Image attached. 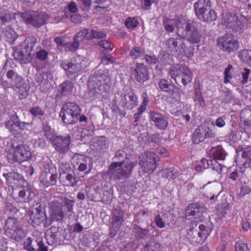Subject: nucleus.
<instances>
[{"instance_id": "nucleus-1", "label": "nucleus", "mask_w": 251, "mask_h": 251, "mask_svg": "<svg viewBox=\"0 0 251 251\" xmlns=\"http://www.w3.org/2000/svg\"><path fill=\"white\" fill-rule=\"evenodd\" d=\"M176 27L177 35L193 44L200 42L201 35L195 25L184 18L176 20Z\"/></svg>"}, {"instance_id": "nucleus-2", "label": "nucleus", "mask_w": 251, "mask_h": 251, "mask_svg": "<svg viewBox=\"0 0 251 251\" xmlns=\"http://www.w3.org/2000/svg\"><path fill=\"white\" fill-rule=\"evenodd\" d=\"M37 40L33 36L27 37L25 40L15 48L13 56L14 59L23 64H27L30 61L31 52Z\"/></svg>"}, {"instance_id": "nucleus-3", "label": "nucleus", "mask_w": 251, "mask_h": 251, "mask_svg": "<svg viewBox=\"0 0 251 251\" xmlns=\"http://www.w3.org/2000/svg\"><path fill=\"white\" fill-rule=\"evenodd\" d=\"M87 59L84 56L75 55L72 57L70 62L62 60L60 66L65 71L68 77L71 78L78 75L84 72L87 66Z\"/></svg>"}, {"instance_id": "nucleus-4", "label": "nucleus", "mask_w": 251, "mask_h": 251, "mask_svg": "<svg viewBox=\"0 0 251 251\" xmlns=\"http://www.w3.org/2000/svg\"><path fill=\"white\" fill-rule=\"evenodd\" d=\"M80 113V108L76 103L68 102L63 104L59 116L64 124L73 125L78 121V116Z\"/></svg>"}, {"instance_id": "nucleus-5", "label": "nucleus", "mask_w": 251, "mask_h": 251, "mask_svg": "<svg viewBox=\"0 0 251 251\" xmlns=\"http://www.w3.org/2000/svg\"><path fill=\"white\" fill-rule=\"evenodd\" d=\"M169 74L171 77L177 83V80L180 79L183 85L190 83L193 78V75L189 68L185 65L176 64L169 69Z\"/></svg>"}, {"instance_id": "nucleus-6", "label": "nucleus", "mask_w": 251, "mask_h": 251, "mask_svg": "<svg viewBox=\"0 0 251 251\" xmlns=\"http://www.w3.org/2000/svg\"><path fill=\"white\" fill-rule=\"evenodd\" d=\"M4 231L7 236L16 240L26 236V232L20 227L18 221L13 218H9L6 220Z\"/></svg>"}, {"instance_id": "nucleus-7", "label": "nucleus", "mask_w": 251, "mask_h": 251, "mask_svg": "<svg viewBox=\"0 0 251 251\" xmlns=\"http://www.w3.org/2000/svg\"><path fill=\"white\" fill-rule=\"evenodd\" d=\"M8 158L12 162L21 163L27 161L31 157V153L24 145L16 146L9 151Z\"/></svg>"}, {"instance_id": "nucleus-8", "label": "nucleus", "mask_w": 251, "mask_h": 251, "mask_svg": "<svg viewBox=\"0 0 251 251\" xmlns=\"http://www.w3.org/2000/svg\"><path fill=\"white\" fill-rule=\"evenodd\" d=\"M219 48L224 52L230 53L237 50L239 42L234 35L227 34L219 37L217 40Z\"/></svg>"}, {"instance_id": "nucleus-9", "label": "nucleus", "mask_w": 251, "mask_h": 251, "mask_svg": "<svg viewBox=\"0 0 251 251\" xmlns=\"http://www.w3.org/2000/svg\"><path fill=\"white\" fill-rule=\"evenodd\" d=\"M89 87H92L88 93V97L86 98L89 102L101 98L110 91V85L108 83L100 84V86L94 84Z\"/></svg>"}, {"instance_id": "nucleus-10", "label": "nucleus", "mask_w": 251, "mask_h": 251, "mask_svg": "<svg viewBox=\"0 0 251 251\" xmlns=\"http://www.w3.org/2000/svg\"><path fill=\"white\" fill-rule=\"evenodd\" d=\"M50 217L52 221H61L65 217L63 204L59 200H55L49 203Z\"/></svg>"}, {"instance_id": "nucleus-11", "label": "nucleus", "mask_w": 251, "mask_h": 251, "mask_svg": "<svg viewBox=\"0 0 251 251\" xmlns=\"http://www.w3.org/2000/svg\"><path fill=\"white\" fill-rule=\"evenodd\" d=\"M23 79V77L19 75L17 72L10 70L6 73V79L1 78L0 79V82L5 89H13Z\"/></svg>"}, {"instance_id": "nucleus-12", "label": "nucleus", "mask_w": 251, "mask_h": 251, "mask_svg": "<svg viewBox=\"0 0 251 251\" xmlns=\"http://www.w3.org/2000/svg\"><path fill=\"white\" fill-rule=\"evenodd\" d=\"M27 24L32 25L36 27H39L45 25L49 20V15L44 13H33L30 15H25L24 17Z\"/></svg>"}, {"instance_id": "nucleus-13", "label": "nucleus", "mask_w": 251, "mask_h": 251, "mask_svg": "<svg viewBox=\"0 0 251 251\" xmlns=\"http://www.w3.org/2000/svg\"><path fill=\"white\" fill-rule=\"evenodd\" d=\"M5 124L6 128L13 134L20 133L28 125L25 122H20L18 116L16 114L12 115L10 119Z\"/></svg>"}, {"instance_id": "nucleus-14", "label": "nucleus", "mask_w": 251, "mask_h": 251, "mask_svg": "<svg viewBox=\"0 0 251 251\" xmlns=\"http://www.w3.org/2000/svg\"><path fill=\"white\" fill-rule=\"evenodd\" d=\"M132 75L140 83H144L149 79L147 67L143 63H137L134 67L130 68Z\"/></svg>"}, {"instance_id": "nucleus-15", "label": "nucleus", "mask_w": 251, "mask_h": 251, "mask_svg": "<svg viewBox=\"0 0 251 251\" xmlns=\"http://www.w3.org/2000/svg\"><path fill=\"white\" fill-rule=\"evenodd\" d=\"M70 142L71 137L67 135L65 136H57L51 144L57 152L60 153H64L69 151Z\"/></svg>"}, {"instance_id": "nucleus-16", "label": "nucleus", "mask_w": 251, "mask_h": 251, "mask_svg": "<svg viewBox=\"0 0 251 251\" xmlns=\"http://www.w3.org/2000/svg\"><path fill=\"white\" fill-rule=\"evenodd\" d=\"M117 95L121 98L119 104L125 109L131 110L137 106V98L133 93H129L128 95L118 93Z\"/></svg>"}, {"instance_id": "nucleus-17", "label": "nucleus", "mask_w": 251, "mask_h": 251, "mask_svg": "<svg viewBox=\"0 0 251 251\" xmlns=\"http://www.w3.org/2000/svg\"><path fill=\"white\" fill-rule=\"evenodd\" d=\"M144 155L147 158V162L148 164H147L146 161H140L139 165L142 168V171L144 173L151 171L152 173L154 171L157 156L153 152L149 151L145 152Z\"/></svg>"}, {"instance_id": "nucleus-18", "label": "nucleus", "mask_w": 251, "mask_h": 251, "mask_svg": "<svg viewBox=\"0 0 251 251\" xmlns=\"http://www.w3.org/2000/svg\"><path fill=\"white\" fill-rule=\"evenodd\" d=\"M150 121L160 129L167 128L168 122L166 117L159 112L154 110H150L149 113Z\"/></svg>"}, {"instance_id": "nucleus-19", "label": "nucleus", "mask_w": 251, "mask_h": 251, "mask_svg": "<svg viewBox=\"0 0 251 251\" xmlns=\"http://www.w3.org/2000/svg\"><path fill=\"white\" fill-rule=\"evenodd\" d=\"M109 80V77L107 71L99 70L94 75L90 77L88 85L91 86L95 84L97 86H100V84H103L104 83H108L110 84L108 82Z\"/></svg>"}, {"instance_id": "nucleus-20", "label": "nucleus", "mask_w": 251, "mask_h": 251, "mask_svg": "<svg viewBox=\"0 0 251 251\" xmlns=\"http://www.w3.org/2000/svg\"><path fill=\"white\" fill-rule=\"evenodd\" d=\"M26 218L29 223H30L33 226H36L44 222L46 219V215L45 212H40L37 209L35 213L29 210L27 212Z\"/></svg>"}, {"instance_id": "nucleus-21", "label": "nucleus", "mask_w": 251, "mask_h": 251, "mask_svg": "<svg viewBox=\"0 0 251 251\" xmlns=\"http://www.w3.org/2000/svg\"><path fill=\"white\" fill-rule=\"evenodd\" d=\"M113 223L110 227V235L114 237L116 232L119 230L123 222L124 214L118 209H115L113 212Z\"/></svg>"}, {"instance_id": "nucleus-22", "label": "nucleus", "mask_w": 251, "mask_h": 251, "mask_svg": "<svg viewBox=\"0 0 251 251\" xmlns=\"http://www.w3.org/2000/svg\"><path fill=\"white\" fill-rule=\"evenodd\" d=\"M168 50L173 54L178 55L181 53L182 41L179 38H169L166 42Z\"/></svg>"}, {"instance_id": "nucleus-23", "label": "nucleus", "mask_w": 251, "mask_h": 251, "mask_svg": "<svg viewBox=\"0 0 251 251\" xmlns=\"http://www.w3.org/2000/svg\"><path fill=\"white\" fill-rule=\"evenodd\" d=\"M30 88L29 82H26L23 79L13 90L18 94L20 100H23L28 96Z\"/></svg>"}, {"instance_id": "nucleus-24", "label": "nucleus", "mask_w": 251, "mask_h": 251, "mask_svg": "<svg viewBox=\"0 0 251 251\" xmlns=\"http://www.w3.org/2000/svg\"><path fill=\"white\" fill-rule=\"evenodd\" d=\"M74 87V83L72 81L67 80L63 82L59 86L57 96L62 98L63 97H67L71 95L72 93Z\"/></svg>"}, {"instance_id": "nucleus-25", "label": "nucleus", "mask_w": 251, "mask_h": 251, "mask_svg": "<svg viewBox=\"0 0 251 251\" xmlns=\"http://www.w3.org/2000/svg\"><path fill=\"white\" fill-rule=\"evenodd\" d=\"M15 18V13L10 12L8 9L0 8V28L7 23H9Z\"/></svg>"}, {"instance_id": "nucleus-26", "label": "nucleus", "mask_w": 251, "mask_h": 251, "mask_svg": "<svg viewBox=\"0 0 251 251\" xmlns=\"http://www.w3.org/2000/svg\"><path fill=\"white\" fill-rule=\"evenodd\" d=\"M88 158L83 154H75L74 155L72 160L73 163H76L75 168L77 167L79 171L82 172L87 168V160Z\"/></svg>"}, {"instance_id": "nucleus-27", "label": "nucleus", "mask_w": 251, "mask_h": 251, "mask_svg": "<svg viewBox=\"0 0 251 251\" xmlns=\"http://www.w3.org/2000/svg\"><path fill=\"white\" fill-rule=\"evenodd\" d=\"M197 16L201 21L207 23L215 21L217 18L215 11L211 9L210 8L208 10H205Z\"/></svg>"}, {"instance_id": "nucleus-28", "label": "nucleus", "mask_w": 251, "mask_h": 251, "mask_svg": "<svg viewBox=\"0 0 251 251\" xmlns=\"http://www.w3.org/2000/svg\"><path fill=\"white\" fill-rule=\"evenodd\" d=\"M18 181L19 184H22V189L20 190L19 192V196L21 199H22L20 201L25 202H29L31 200L28 198H25L26 192L27 191L29 192V196L31 195L32 194L31 192L29 191V189L27 187V182L23 179H20Z\"/></svg>"}, {"instance_id": "nucleus-29", "label": "nucleus", "mask_w": 251, "mask_h": 251, "mask_svg": "<svg viewBox=\"0 0 251 251\" xmlns=\"http://www.w3.org/2000/svg\"><path fill=\"white\" fill-rule=\"evenodd\" d=\"M194 6L197 16L204 12L205 10H208V9L210 8L208 4V0L207 1L206 0H199L194 3Z\"/></svg>"}, {"instance_id": "nucleus-30", "label": "nucleus", "mask_w": 251, "mask_h": 251, "mask_svg": "<svg viewBox=\"0 0 251 251\" xmlns=\"http://www.w3.org/2000/svg\"><path fill=\"white\" fill-rule=\"evenodd\" d=\"M48 174H42L41 176V182L47 186L54 185L56 180L57 174H51L48 177Z\"/></svg>"}, {"instance_id": "nucleus-31", "label": "nucleus", "mask_w": 251, "mask_h": 251, "mask_svg": "<svg viewBox=\"0 0 251 251\" xmlns=\"http://www.w3.org/2000/svg\"><path fill=\"white\" fill-rule=\"evenodd\" d=\"M211 154L215 160H224L226 156L225 150L220 146L213 148L211 151Z\"/></svg>"}, {"instance_id": "nucleus-32", "label": "nucleus", "mask_w": 251, "mask_h": 251, "mask_svg": "<svg viewBox=\"0 0 251 251\" xmlns=\"http://www.w3.org/2000/svg\"><path fill=\"white\" fill-rule=\"evenodd\" d=\"M205 138L202 128L201 126H200L195 129L193 134V142L195 144H199L203 141Z\"/></svg>"}, {"instance_id": "nucleus-33", "label": "nucleus", "mask_w": 251, "mask_h": 251, "mask_svg": "<svg viewBox=\"0 0 251 251\" xmlns=\"http://www.w3.org/2000/svg\"><path fill=\"white\" fill-rule=\"evenodd\" d=\"M199 231L198 232V236L200 238L199 243L200 244L203 243L206 240L207 237L209 235L210 231L208 228H206L204 225L201 224L199 226Z\"/></svg>"}, {"instance_id": "nucleus-34", "label": "nucleus", "mask_w": 251, "mask_h": 251, "mask_svg": "<svg viewBox=\"0 0 251 251\" xmlns=\"http://www.w3.org/2000/svg\"><path fill=\"white\" fill-rule=\"evenodd\" d=\"M145 55V50L139 46L133 47L130 51L129 56L132 59H138Z\"/></svg>"}, {"instance_id": "nucleus-35", "label": "nucleus", "mask_w": 251, "mask_h": 251, "mask_svg": "<svg viewBox=\"0 0 251 251\" xmlns=\"http://www.w3.org/2000/svg\"><path fill=\"white\" fill-rule=\"evenodd\" d=\"M222 100L223 102L226 104L233 103L234 104L237 103V99L235 96L229 90L223 92L222 95Z\"/></svg>"}, {"instance_id": "nucleus-36", "label": "nucleus", "mask_w": 251, "mask_h": 251, "mask_svg": "<svg viewBox=\"0 0 251 251\" xmlns=\"http://www.w3.org/2000/svg\"><path fill=\"white\" fill-rule=\"evenodd\" d=\"M43 130L45 136L51 142L57 136L56 135L54 129L48 125H44Z\"/></svg>"}, {"instance_id": "nucleus-37", "label": "nucleus", "mask_w": 251, "mask_h": 251, "mask_svg": "<svg viewBox=\"0 0 251 251\" xmlns=\"http://www.w3.org/2000/svg\"><path fill=\"white\" fill-rule=\"evenodd\" d=\"M74 38L75 40L79 42V43L80 41H83L84 40H90V31L87 28H83L78 32Z\"/></svg>"}, {"instance_id": "nucleus-38", "label": "nucleus", "mask_w": 251, "mask_h": 251, "mask_svg": "<svg viewBox=\"0 0 251 251\" xmlns=\"http://www.w3.org/2000/svg\"><path fill=\"white\" fill-rule=\"evenodd\" d=\"M194 101L199 103L201 106L205 105L204 100L202 96L201 89L199 87H196L194 92Z\"/></svg>"}, {"instance_id": "nucleus-39", "label": "nucleus", "mask_w": 251, "mask_h": 251, "mask_svg": "<svg viewBox=\"0 0 251 251\" xmlns=\"http://www.w3.org/2000/svg\"><path fill=\"white\" fill-rule=\"evenodd\" d=\"M237 17L233 13H226L223 19V24L228 28L231 24L236 20Z\"/></svg>"}, {"instance_id": "nucleus-40", "label": "nucleus", "mask_w": 251, "mask_h": 251, "mask_svg": "<svg viewBox=\"0 0 251 251\" xmlns=\"http://www.w3.org/2000/svg\"><path fill=\"white\" fill-rule=\"evenodd\" d=\"M239 57L244 62L251 63V50H242L239 54Z\"/></svg>"}, {"instance_id": "nucleus-41", "label": "nucleus", "mask_w": 251, "mask_h": 251, "mask_svg": "<svg viewBox=\"0 0 251 251\" xmlns=\"http://www.w3.org/2000/svg\"><path fill=\"white\" fill-rule=\"evenodd\" d=\"M228 28L231 29L233 32L241 33L243 32L244 27L241 22L237 18L236 20L230 25Z\"/></svg>"}, {"instance_id": "nucleus-42", "label": "nucleus", "mask_w": 251, "mask_h": 251, "mask_svg": "<svg viewBox=\"0 0 251 251\" xmlns=\"http://www.w3.org/2000/svg\"><path fill=\"white\" fill-rule=\"evenodd\" d=\"M143 101L141 104L138 108L137 112L142 114L146 109L147 106L148 104L149 100L148 98V94L146 92H143L142 95Z\"/></svg>"}, {"instance_id": "nucleus-43", "label": "nucleus", "mask_w": 251, "mask_h": 251, "mask_svg": "<svg viewBox=\"0 0 251 251\" xmlns=\"http://www.w3.org/2000/svg\"><path fill=\"white\" fill-rule=\"evenodd\" d=\"M182 17H181L180 18H182ZM180 18H178L176 19H175L174 20H169V19H165L164 20L163 22V26L164 27L166 31L169 32H172L174 31L175 27L173 25V24L176 25V20L179 19Z\"/></svg>"}, {"instance_id": "nucleus-44", "label": "nucleus", "mask_w": 251, "mask_h": 251, "mask_svg": "<svg viewBox=\"0 0 251 251\" xmlns=\"http://www.w3.org/2000/svg\"><path fill=\"white\" fill-rule=\"evenodd\" d=\"M4 35L8 41L10 43H13L17 38L16 32L11 28L6 29L4 31Z\"/></svg>"}, {"instance_id": "nucleus-45", "label": "nucleus", "mask_w": 251, "mask_h": 251, "mask_svg": "<svg viewBox=\"0 0 251 251\" xmlns=\"http://www.w3.org/2000/svg\"><path fill=\"white\" fill-rule=\"evenodd\" d=\"M80 46V43L74 38L73 42H68L65 45V50L66 51H75Z\"/></svg>"}, {"instance_id": "nucleus-46", "label": "nucleus", "mask_w": 251, "mask_h": 251, "mask_svg": "<svg viewBox=\"0 0 251 251\" xmlns=\"http://www.w3.org/2000/svg\"><path fill=\"white\" fill-rule=\"evenodd\" d=\"M201 164H203V166L201 165H199L195 167V170L196 172H200L201 171H205L206 169H211L212 168L209 167V160L205 159L201 160Z\"/></svg>"}, {"instance_id": "nucleus-47", "label": "nucleus", "mask_w": 251, "mask_h": 251, "mask_svg": "<svg viewBox=\"0 0 251 251\" xmlns=\"http://www.w3.org/2000/svg\"><path fill=\"white\" fill-rule=\"evenodd\" d=\"M126 154L125 151L123 150H119L115 153L114 159L119 161L118 162H122V165L125 163V159L126 158Z\"/></svg>"}, {"instance_id": "nucleus-48", "label": "nucleus", "mask_w": 251, "mask_h": 251, "mask_svg": "<svg viewBox=\"0 0 251 251\" xmlns=\"http://www.w3.org/2000/svg\"><path fill=\"white\" fill-rule=\"evenodd\" d=\"M90 40L93 39H103L106 38V34L103 32L92 29L90 31Z\"/></svg>"}, {"instance_id": "nucleus-49", "label": "nucleus", "mask_w": 251, "mask_h": 251, "mask_svg": "<svg viewBox=\"0 0 251 251\" xmlns=\"http://www.w3.org/2000/svg\"><path fill=\"white\" fill-rule=\"evenodd\" d=\"M138 24V21L135 18H127L125 22V25L129 29L135 28Z\"/></svg>"}, {"instance_id": "nucleus-50", "label": "nucleus", "mask_w": 251, "mask_h": 251, "mask_svg": "<svg viewBox=\"0 0 251 251\" xmlns=\"http://www.w3.org/2000/svg\"><path fill=\"white\" fill-rule=\"evenodd\" d=\"M29 112L34 117L42 116L45 114L44 110L39 106L31 108L29 110Z\"/></svg>"}, {"instance_id": "nucleus-51", "label": "nucleus", "mask_w": 251, "mask_h": 251, "mask_svg": "<svg viewBox=\"0 0 251 251\" xmlns=\"http://www.w3.org/2000/svg\"><path fill=\"white\" fill-rule=\"evenodd\" d=\"M241 117L245 122H251V110L249 108H244L241 111Z\"/></svg>"}, {"instance_id": "nucleus-52", "label": "nucleus", "mask_w": 251, "mask_h": 251, "mask_svg": "<svg viewBox=\"0 0 251 251\" xmlns=\"http://www.w3.org/2000/svg\"><path fill=\"white\" fill-rule=\"evenodd\" d=\"M205 137L213 138L215 137L216 133L213 130L211 129L210 127L206 125L201 126Z\"/></svg>"}, {"instance_id": "nucleus-53", "label": "nucleus", "mask_w": 251, "mask_h": 251, "mask_svg": "<svg viewBox=\"0 0 251 251\" xmlns=\"http://www.w3.org/2000/svg\"><path fill=\"white\" fill-rule=\"evenodd\" d=\"M172 85L168 80L165 79H161L159 82V88L164 92H168L170 90L171 85Z\"/></svg>"}, {"instance_id": "nucleus-54", "label": "nucleus", "mask_w": 251, "mask_h": 251, "mask_svg": "<svg viewBox=\"0 0 251 251\" xmlns=\"http://www.w3.org/2000/svg\"><path fill=\"white\" fill-rule=\"evenodd\" d=\"M99 45L105 50L111 51L114 47V45L108 40H102L99 43Z\"/></svg>"}, {"instance_id": "nucleus-55", "label": "nucleus", "mask_w": 251, "mask_h": 251, "mask_svg": "<svg viewBox=\"0 0 251 251\" xmlns=\"http://www.w3.org/2000/svg\"><path fill=\"white\" fill-rule=\"evenodd\" d=\"M48 52L45 50H40L36 53V58L41 61H45L47 59L48 56Z\"/></svg>"}, {"instance_id": "nucleus-56", "label": "nucleus", "mask_w": 251, "mask_h": 251, "mask_svg": "<svg viewBox=\"0 0 251 251\" xmlns=\"http://www.w3.org/2000/svg\"><path fill=\"white\" fill-rule=\"evenodd\" d=\"M235 251H249L247 244L242 241L237 242L235 245Z\"/></svg>"}, {"instance_id": "nucleus-57", "label": "nucleus", "mask_w": 251, "mask_h": 251, "mask_svg": "<svg viewBox=\"0 0 251 251\" xmlns=\"http://www.w3.org/2000/svg\"><path fill=\"white\" fill-rule=\"evenodd\" d=\"M81 6L83 10L88 11L89 10L91 4L92 0H77Z\"/></svg>"}, {"instance_id": "nucleus-58", "label": "nucleus", "mask_w": 251, "mask_h": 251, "mask_svg": "<svg viewBox=\"0 0 251 251\" xmlns=\"http://www.w3.org/2000/svg\"><path fill=\"white\" fill-rule=\"evenodd\" d=\"M242 157L249 161H251V146L243 148Z\"/></svg>"}, {"instance_id": "nucleus-59", "label": "nucleus", "mask_w": 251, "mask_h": 251, "mask_svg": "<svg viewBox=\"0 0 251 251\" xmlns=\"http://www.w3.org/2000/svg\"><path fill=\"white\" fill-rule=\"evenodd\" d=\"M232 68V66L229 64L226 68L224 75H225V82L227 83L229 82V79L232 77L230 71Z\"/></svg>"}, {"instance_id": "nucleus-60", "label": "nucleus", "mask_w": 251, "mask_h": 251, "mask_svg": "<svg viewBox=\"0 0 251 251\" xmlns=\"http://www.w3.org/2000/svg\"><path fill=\"white\" fill-rule=\"evenodd\" d=\"M67 8L72 14L76 13L78 10L77 5L76 3L74 1L69 3Z\"/></svg>"}, {"instance_id": "nucleus-61", "label": "nucleus", "mask_w": 251, "mask_h": 251, "mask_svg": "<svg viewBox=\"0 0 251 251\" xmlns=\"http://www.w3.org/2000/svg\"><path fill=\"white\" fill-rule=\"evenodd\" d=\"M32 242L30 237L27 238L24 243V249L27 251H34V249L31 246Z\"/></svg>"}, {"instance_id": "nucleus-62", "label": "nucleus", "mask_w": 251, "mask_h": 251, "mask_svg": "<svg viewBox=\"0 0 251 251\" xmlns=\"http://www.w3.org/2000/svg\"><path fill=\"white\" fill-rule=\"evenodd\" d=\"M71 21L75 24L81 23L82 21V17L80 14H73L70 16Z\"/></svg>"}, {"instance_id": "nucleus-63", "label": "nucleus", "mask_w": 251, "mask_h": 251, "mask_svg": "<svg viewBox=\"0 0 251 251\" xmlns=\"http://www.w3.org/2000/svg\"><path fill=\"white\" fill-rule=\"evenodd\" d=\"M66 177L71 186H74L77 182L75 174H68Z\"/></svg>"}, {"instance_id": "nucleus-64", "label": "nucleus", "mask_w": 251, "mask_h": 251, "mask_svg": "<svg viewBox=\"0 0 251 251\" xmlns=\"http://www.w3.org/2000/svg\"><path fill=\"white\" fill-rule=\"evenodd\" d=\"M145 59L146 63L148 64H155L157 61V59L154 55H146Z\"/></svg>"}]
</instances>
